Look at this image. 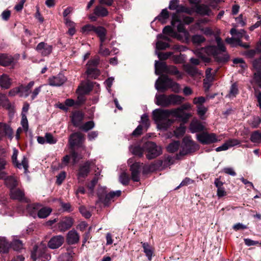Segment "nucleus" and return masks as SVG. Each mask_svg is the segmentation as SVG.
Returning a JSON list of instances; mask_svg holds the SVG:
<instances>
[{
    "instance_id": "obj_29",
    "label": "nucleus",
    "mask_w": 261,
    "mask_h": 261,
    "mask_svg": "<svg viewBox=\"0 0 261 261\" xmlns=\"http://www.w3.org/2000/svg\"><path fill=\"white\" fill-rule=\"evenodd\" d=\"M143 248V252L145 253L148 260H151L153 254V249L150 245L147 242H141Z\"/></svg>"
},
{
    "instance_id": "obj_9",
    "label": "nucleus",
    "mask_w": 261,
    "mask_h": 261,
    "mask_svg": "<svg viewBox=\"0 0 261 261\" xmlns=\"http://www.w3.org/2000/svg\"><path fill=\"white\" fill-rule=\"evenodd\" d=\"M83 139V135L81 133L77 132L71 134L69 140V143L70 146V148H72L75 147H81Z\"/></svg>"
},
{
    "instance_id": "obj_56",
    "label": "nucleus",
    "mask_w": 261,
    "mask_h": 261,
    "mask_svg": "<svg viewBox=\"0 0 261 261\" xmlns=\"http://www.w3.org/2000/svg\"><path fill=\"white\" fill-rule=\"evenodd\" d=\"M18 151L17 149L14 150L12 156V161L13 164H14L18 168L21 169V164L18 163L17 158L18 155Z\"/></svg>"
},
{
    "instance_id": "obj_33",
    "label": "nucleus",
    "mask_w": 261,
    "mask_h": 261,
    "mask_svg": "<svg viewBox=\"0 0 261 261\" xmlns=\"http://www.w3.org/2000/svg\"><path fill=\"white\" fill-rule=\"evenodd\" d=\"M39 207L40 205L38 203L28 204L26 209L30 216L35 217L39 211Z\"/></svg>"
},
{
    "instance_id": "obj_48",
    "label": "nucleus",
    "mask_w": 261,
    "mask_h": 261,
    "mask_svg": "<svg viewBox=\"0 0 261 261\" xmlns=\"http://www.w3.org/2000/svg\"><path fill=\"white\" fill-rule=\"evenodd\" d=\"M94 126V123L93 121H89L83 125H81L79 128L83 131L87 132Z\"/></svg>"
},
{
    "instance_id": "obj_7",
    "label": "nucleus",
    "mask_w": 261,
    "mask_h": 261,
    "mask_svg": "<svg viewBox=\"0 0 261 261\" xmlns=\"http://www.w3.org/2000/svg\"><path fill=\"white\" fill-rule=\"evenodd\" d=\"M190 108V105L186 103L182 105L180 107L176 109H172L173 117L179 118L184 122H186L189 119L191 115L184 112V110H188Z\"/></svg>"
},
{
    "instance_id": "obj_64",
    "label": "nucleus",
    "mask_w": 261,
    "mask_h": 261,
    "mask_svg": "<svg viewBox=\"0 0 261 261\" xmlns=\"http://www.w3.org/2000/svg\"><path fill=\"white\" fill-rule=\"evenodd\" d=\"M61 261H73V256L71 253L67 252L60 256Z\"/></svg>"
},
{
    "instance_id": "obj_37",
    "label": "nucleus",
    "mask_w": 261,
    "mask_h": 261,
    "mask_svg": "<svg viewBox=\"0 0 261 261\" xmlns=\"http://www.w3.org/2000/svg\"><path fill=\"white\" fill-rule=\"evenodd\" d=\"M6 184L7 186L9 188L10 191L16 188L18 186L17 180L13 176H8L6 178Z\"/></svg>"
},
{
    "instance_id": "obj_53",
    "label": "nucleus",
    "mask_w": 261,
    "mask_h": 261,
    "mask_svg": "<svg viewBox=\"0 0 261 261\" xmlns=\"http://www.w3.org/2000/svg\"><path fill=\"white\" fill-rule=\"evenodd\" d=\"M169 47L170 45L169 43L162 41H158L156 43V49L157 50H164Z\"/></svg>"
},
{
    "instance_id": "obj_27",
    "label": "nucleus",
    "mask_w": 261,
    "mask_h": 261,
    "mask_svg": "<svg viewBox=\"0 0 261 261\" xmlns=\"http://www.w3.org/2000/svg\"><path fill=\"white\" fill-rule=\"evenodd\" d=\"M14 58L6 54L0 55V65L3 66H9L14 63Z\"/></svg>"
},
{
    "instance_id": "obj_46",
    "label": "nucleus",
    "mask_w": 261,
    "mask_h": 261,
    "mask_svg": "<svg viewBox=\"0 0 261 261\" xmlns=\"http://www.w3.org/2000/svg\"><path fill=\"white\" fill-rule=\"evenodd\" d=\"M76 93L77 94V99L75 101L76 105L81 106L82 105L84 104L86 101V94L81 91H77V90H76Z\"/></svg>"
},
{
    "instance_id": "obj_41",
    "label": "nucleus",
    "mask_w": 261,
    "mask_h": 261,
    "mask_svg": "<svg viewBox=\"0 0 261 261\" xmlns=\"http://www.w3.org/2000/svg\"><path fill=\"white\" fill-rule=\"evenodd\" d=\"M10 244L11 248H12L14 250L19 251L23 248V244L19 240H14Z\"/></svg>"
},
{
    "instance_id": "obj_14",
    "label": "nucleus",
    "mask_w": 261,
    "mask_h": 261,
    "mask_svg": "<svg viewBox=\"0 0 261 261\" xmlns=\"http://www.w3.org/2000/svg\"><path fill=\"white\" fill-rule=\"evenodd\" d=\"M155 99V103L158 106L164 108L171 106L169 95H166L165 94L156 95Z\"/></svg>"
},
{
    "instance_id": "obj_32",
    "label": "nucleus",
    "mask_w": 261,
    "mask_h": 261,
    "mask_svg": "<svg viewBox=\"0 0 261 261\" xmlns=\"http://www.w3.org/2000/svg\"><path fill=\"white\" fill-rule=\"evenodd\" d=\"M196 12L201 15L209 16L211 12V10L205 5H198L196 6Z\"/></svg>"
},
{
    "instance_id": "obj_52",
    "label": "nucleus",
    "mask_w": 261,
    "mask_h": 261,
    "mask_svg": "<svg viewBox=\"0 0 261 261\" xmlns=\"http://www.w3.org/2000/svg\"><path fill=\"white\" fill-rule=\"evenodd\" d=\"M252 66L256 72L261 71V56L259 58L255 59L253 61Z\"/></svg>"
},
{
    "instance_id": "obj_22",
    "label": "nucleus",
    "mask_w": 261,
    "mask_h": 261,
    "mask_svg": "<svg viewBox=\"0 0 261 261\" xmlns=\"http://www.w3.org/2000/svg\"><path fill=\"white\" fill-rule=\"evenodd\" d=\"M90 171V164L88 162H86L79 167L77 173L78 178H85L88 176Z\"/></svg>"
},
{
    "instance_id": "obj_47",
    "label": "nucleus",
    "mask_w": 261,
    "mask_h": 261,
    "mask_svg": "<svg viewBox=\"0 0 261 261\" xmlns=\"http://www.w3.org/2000/svg\"><path fill=\"white\" fill-rule=\"evenodd\" d=\"M132 152L135 155L142 157L144 152H145V149H144V144L142 147H141L140 145L135 146L133 149Z\"/></svg>"
},
{
    "instance_id": "obj_17",
    "label": "nucleus",
    "mask_w": 261,
    "mask_h": 261,
    "mask_svg": "<svg viewBox=\"0 0 261 261\" xmlns=\"http://www.w3.org/2000/svg\"><path fill=\"white\" fill-rule=\"evenodd\" d=\"M240 144V141L236 139H230L226 141L222 145L216 148V151L219 152L226 150L228 148Z\"/></svg>"
},
{
    "instance_id": "obj_55",
    "label": "nucleus",
    "mask_w": 261,
    "mask_h": 261,
    "mask_svg": "<svg viewBox=\"0 0 261 261\" xmlns=\"http://www.w3.org/2000/svg\"><path fill=\"white\" fill-rule=\"evenodd\" d=\"M229 60V56L228 54H225L222 56H218L215 57V60L219 63H225Z\"/></svg>"
},
{
    "instance_id": "obj_44",
    "label": "nucleus",
    "mask_w": 261,
    "mask_h": 261,
    "mask_svg": "<svg viewBox=\"0 0 261 261\" xmlns=\"http://www.w3.org/2000/svg\"><path fill=\"white\" fill-rule=\"evenodd\" d=\"M173 132H174V136L176 138H179L180 137H181L185 134L186 127L181 124L179 127H177L174 130Z\"/></svg>"
},
{
    "instance_id": "obj_24",
    "label": "nucleus",
    "mask_w": 261,
    "mask_h": 261,
    "mask_svg": "<svg viewBox=\"0 0 261 261\" xmlns=\"http://www.w3.org/2000/svg\"><path fill=\"white\" fill-rule=\"evenodd\" d=\"M214 184L217 188V194L219 198L224 197L227 195V192L223 187L224 182L221 181L220 178H216Z\"/></svg>"
},
{
    "instance_id": "obj_60",
    "label": "nucleus",
    "mask_w": 261,
    "mask_h": 261,
    "mask_svg": "<svg viewBox=\"0 0 261 261\" xmlns=\"http://www.w3.org/2000/svg\"><path fill=\"white\" fill-rule=\"evenodd\" d=\"M239 93V90L238 88V85L236 83H233L230 87L229 91V94L233 97H236V95Z\"/></svg>"
},
{
    "instance_id": "obj_26",
    "label": "nucleus",
    "mask_w": 261,
    "mask_h": 261,
    "mask_svg": "<svg viewBox=\"0 0 261 261\" xmlns=\"http://www.w3.org/2000/svg\"><path fill=\"white\" fill-rule=\"evenodd\" d=\"M82 32L86 35L95 34L98 36V27L88 24L82 28Z\"/></svg>"
},
{
    "instance_id": "obj_12",
    "label": "nucleus",
    "mask_w": 261,
    "mask_h": 261,
    "mask_svg": "<svg viewBox=\"0 0 261 261\" xmlns=\"http://www.w3.org/2000/svg\"><path fill=\"white\" fill-rule=\"evenodd\" d=\"M141 170V165L140 162H135L130 166L132 179L134 181H140V175Z\"/></svg>"
},
{
    "instance_id": "obj_50",
    "label": "nucleus",
    "mask_w": 261,
    "mask_h": 261,
    "mask_svg": "<svg viewBox=\"0 0 261 261\" xmlns=\"http://www.w3.org/2000/svg\"><path fill=\"white\" fill-rule=\"evenodd\" d=\"M70 156L72 159V162L73 164H75L78 162L79 161V153L75 151L74 148H70Z\"/></svg>"
},
{
    "instance_id": "obj_40",
    "label": "nucleus",
    "mask_w": 261,
    "mask_h": 261,
    "mask_svg": "<svg viewBox=\"0 0 261 261\" xmlns=\"http://www.w3.org/2000/svg\"><path fill=\"white\" fill-rule=\"evenodd\" d=\"M107 39V30L105 28L99 25V39L103 43Z\"/></svg>"
},
{
    "instance_id": "obj_13",
    "label": "nucleus",
    "mask_w": 261,
    "mask_h": 261,
    "mask_svg": "<svg viewBox=\"0 0 261 261\" xmlns=\"http://www.w3.org/2000/svg\"><path fill=\"white\" fill-rule=\"evenodd\" d=\"M65 241L64 238L61 235L53 237L48 242L49 248L55 249L61 247Z\"/></svg>"
},
{
    "instance_id": "obj_15",
    "label": "nucleus",
    "mask_w": 261,
    "mask_h": 261,
    "mask_svg": "<svg viewBox=\"0 0 261 261\" xmlns=\"http://www.w3.org/2000/svg\"><path fill=\"white\" fill-rule=\"evenodd\" d=\"M163 168V161L161 160H156L148 166L144 167V172H153Z\"/></svg>"
},
{
    "instance_id": "obj_2",
    "label": "nucleus",
    "mask_w": 261,
    "mask_h": 261,
    "mask_svg": "<svg viewBox=\"0 0 261 261\" xmlns=\"http://www.w3.org/2000/svg\"><path fill=\"white\" fill-rule=\"evenodd\" d=\"M172 115L173 117V110L156 109L152 112V118L158 124L160 129H167L174 122V120L169 119Z\"/></svg>"
},
{
    "instance_id": "obj_36",
    "label": "nucleus",
    "mask_w": 261,
    "mask_h": 261,
    "mask_svg": "<svg viewBox=\"0 0 261 261\" xmlns=\"http://www.w3.org/2000/svg\"><path fill=\"white\" fill-rule=\"evenodd\" d=\"M165 73L171 75H177L178 79L182 78V75L177 68L173 65H168L167 69L166 70Z\"/></svg>"
},
{
    "instance_id": "obj_30",
    "label": "nucleus",
    "mask_w": 261,
    "mask_h": 261,
    "mask_svg": "<svg viewBox=\"0 0 261 261\" xmlns=\"http://www.w3.org/2000/svg\"><path fill=\"white\" fill-rule=\"evenodd\" d=\"M170 106H178L181 104L185 100V98L177 94H169Z\"/></svg>"
},
{
    "instance_id": "obj_31",
    "label": "nucleus",
    "mask_w": 261,
    "mask_h": 261,
    "mask_svg": "<svg viewBox=\"0 0 261 261\" xmlns=\"http://www.w3.org/2000/svg\"><path fill=\"white\" fill-rule=\"evenodd\" d=\"M11 245L5 238H0V253H7L9 252Z\"/></svg>"
},
{
    "instance_id": "obj_4",
    "label": "nucleus",
    "mask_w": 261,
    "mask_h": 261,
    "mask_svg": "<svg viewBox=\"0 0 261 261\" xmlns=\"http://www.w3.org/2000/svg\"><path fill=\"white\" fill-rule=\"evenodd\" d=\"M106 187H102L99 185V204H103V207H109L116 198L120 197L121 191L117 190L108 193Z\"/></svg>"
},
{
    "instance_id": "obj_61",
    "label": "nucleus",
    "mask_w": 261,
    "mask_h": 261,
    "mask_svg": "<svg viewBox=\"0 0 261 261\" xmlns=\"http://www.w3.org/2000/svg\"><path fill=\"white\" fill-rule=\"evenodd\" d=\"M45 138L46 142L47 143L53 144L57 142V140L54 138L53 135L50 133H46L45 135Z\"/></svg>"
},
{
    "instance_id": "obj_45",
    "label": "nucleus",
    "mask_w": 261,
    "mask_h": 261,
    "mask_svg": "<svg viewBox=\"0 0 261 261\" xmlns=\"http://www.w3.org/2000/svg\"><path fill=\"white\" fill-rule=\"evenodd\" d=\"M79 211L82 216L86 219H89L91 217L92 214L89 210L84 205H81L79 207Z\"/></svg>"
},
{
    "instance_id": "obj_54",
    "label": "nucleus",
    "mask_w": 261,
    "mask_h": 261,
    "mask_svg": "<svg viewBox=\"0 0 261 261\" xmlns=\"http://www.w3.org/2000/svg\"><path fill=\"white\" fill-rule=\"evenodd\" d=\"M176 12L178 14L180 13H186L188 14H191V11L189 8L183 5H179V3H178V8H177Z\"/></svg>"
},
{
    "instance_id": "obj_62",
    "label": "nucleus",
    "mask_w": 261,
    "mask_h": 261,
    "mask_svg": "<svg viewBox=\"0 0 261 261\" xmlns=\"http://www.w3.org/2000/svg\"><path fill=\"white\" fill-rule=\"evenodd\" d=\"M253 80L259 87H261V71L255 72L253 74Z\"/></svg>"
},
{
    "instance_id": "obj_59",
    "label": "nucleus",
    "mask_w": 261,
    "mask_h": 261,
    "mask_svg": "<svg viewBox=\"0 0 261 261\" xmlns=\"http://www.w3.org/2000/svg\"><path fill=\"white\" fill-rule=\"evenodd\" d=\"M260 49L257 48L256 49H249L246 50L245 53V55L246 57L249 58H253L256 55V53H260Z\"/></svg>"
},
{
    "instance_id": "obj_16",
    "label": "nucleus",
    "mask_w": 261,
    "mask_h": 261,
    "mask_svg": "<svg viewBox=\"0 0 261 261\" xmlns=\"http://www.w3.org/2000/svg\"><path fill=\"white\" fill-rule=\"evenodd\" d=\"M36 49L37 51L40 53L42 56H46L51 53L53 46L44 42H41L37 45Z\"/></svg>"
},
{
    "instance_id": "obj_11",
    "label": "nucleus",
    "mask_w": 261,
    "mask_h": 261,
    "mask_svg": "<svg viewBox=\"0 0 261 261\" xmlns=\"http://www.w3.org/2000/svg\"><path fill=\"white\" fill-rule=\"evenodd\" d=\"M48 81L50 86L59 87L65 83L67 78L63 74L60 73L56 76L49 77Z\"/></svg>"
},
{
    "instance_id": "obj_57",
    "label": "nucleus",
    "mask_w": 261,
    "mask_h": 261,
    "mask_svg": "<svg viewBox=\"0 0 261 261\" xmlns=\"http://www.w3.org/2000/svg\"><path fill=\"white\" fill-rule=\"evenodd\" d=\"M158 57L160 60L164 61L168 59L172 55V52H167V53H162L159 52L158 53Z\"/></svg>"
},
{
    "instance_id": "obj_43",
    "label": "nucleus",
    "mask_w": 261,
    "mask_h": 261,
    "mask_svg": "<svg viewBox=\"0 0 261 261\" xmlns=\"http://www.w3.org/2000/svg\"><path fill=\"white\" fill-rule=\"evenodd\" d=\"M205 41V38L201 35H195L192 37V41L195 45H200Z\"/></svg>"
},
{
    "instance_id": "obj_49",
    "label": "nucleus",
    "mask_w": 261,
    "mask_h": 261,
    "mask_svg": "<svg viewBox=\"0 0 261 261\" xmlns=\"http://www.w3.org/2000/svg\"><path fill=\"white\" fill-rule=\"evenodd\" d=\"M119 180L123 186H127L129 184L130 178L126 173L123 172L120 175Z\"/></svg>"
},
{
    "instance_id": "obj_6",
    "label": "nucleus",
    "mask_w": 261,
    "mask_h": 261,
    "mask_svg": "<svg viewBox=\"0 0 261 261\" xmlns=\"http://www.w3.org/2000/svg\"><path fill=\"white\" fill-rule=\"evenodd\" d=\"M197 140L203 145H208L218 142L217 135L215 133H208L207 132H203L196 135Z\"/></svg>"
},
{
    "instance_id": "obj_28",
    "label": "nucleus",
    "mask_w": 261,
    "mask_h": 261,
    "mask_svg": "<svg viewBox=\"0 0 261 261\" xmlns=\"http://www.w3.org/2000/svg\"><path fill=\"white\" fill-rule=\"evenodd\" d=\"M11 79L6 74H3L0 76V87L5 89L10 88L11 86Z\"/></svg>"
},
{
    "instance_id": "obj_58",
    "label": "nucleus",
    "mask_w": 261,
    "mask_h": 261,
    "mask_svg": "<svg viewBox=\"0 0 261 261\" xmlns=\"http://www.w3.org/2000/svg\"><path fill=\"white\" fill-rule=\"evenodd\" d=\"M60 205L64 212L70 213L73 210L70 203L60 202Z\"/></svg>"
},
{
    "instance_id": "obj_25",
    "label": "nucleus",
    "mask_w": 261,
    "mask_h": 261,
    "mask_svg": "<svg viewBox=\"0 0 261 261\" xmlns=\"http://www.w3.org/2000/svg\"><path fill=\"white\" fill-rule=\"evenodd\" d=\"M80 239V236L74 230L69 231L67 235L66 242L69 245H73L77 243Z\"/></svg>"
},
{
    "instance_id": "obj_18",
    "label": "nucleus",
    "mask_w": 261,
    "mask_h": 261,
    "mask_svg": "<svg viewBox=\"0 0 261 261\" xmlns=\"http://www.w3.org/2000/svg\"><path fill=\"white\" fill-rule=\"evenodd\" d=\"M189 129L192 133L203 132L205 126L199 120H192L190 124Z\"/></svg>"
},
{
    "instance_id": "obj_23",
    "label": "nucleus",
    "mask_w": 261,
    "mask_h": 261,
    "mask_svg": "<svg viewBox=\"0 0 261 261\" xmlns=\"http://www.w3.org/2000/svg\"><path fill=\"white\" fill-rule=\"evenodd\" d=\"M84 118V114L81 111H76L73 113L71 116V122L75 127H80Z\"/></svg>"
},
{
    "instance_id": "obj_3",
    "label": "nucleus",
    "mask_w": 261,
    "mask_h": 261,
    "mask_svg": "<svg viewBox=\"0 0 261 261\" xmlns=\"http://www.w3.org/2000/svg\"><path fill=\"white\" fill-rule=\"evenodd\" d=\"M155 87L158 91L161 92H165L168 89H171L174 93H178L180 90L179 84L173 81L166 74H163L155 82Z\"/></svg>"
},
{
    "instance_id": "obj_34",
    "label": "nucleus",
    "mask_w": 261,
    "mask_h": 261,
    "mask_svg": "<svg viewBox=\"0 0 261 261\" xmlns=\"http://www.w3.org/2000/svg\"><path fill=\"white\" fill-rule=\"evenodd\" d=\"M167 65L165 62L155 61V74L157 75L161 74L162 72H166L167 69Z\"/></svg>"
},
{
    "instance_id": "obj_38",
    "label": "nucleus",
    "mask_w": 261,
    "mask_h": 261,
    "mask_svg": "<svg viewBox=\"0 0 261 261\" xmlns=\"http://www.w3.org/2000/svg\"><path fill=\"white\" fill-rule=\"evenodd\" d=\"M51 211L52 210L50 208L43 207L38 211L37 216L39 218H45L50 215Z\"/></svg>"
},
{
    "instance_id": "obj_5",
    "label": "nucleus",
    "mask_w": 261,
    "mask_h": 261,
    "mask_svg": "<svg viewBox=\"0 0 261 261\" xmlns=\"http://www.w3.org/2000/svg\"><path fill=\"white\" fill-rule=\"evenodd\" d=\"M144 149L146 157L149 160L156 158L162 153V148L153 142L147 141L144 143Z\"/></svg>"
},
{
    "instance_id": "obj_21",
    "label": "nucleus",
    "mask_w": 261,
    "mask_h": 261,
    "mask_svg": "<svg viewBox=\"0 0 261 261\" xmlns=\"http://www.w3.org/2000/svg\"><path fill=\"white\" fill-rule=\"evenodd\" d=\"M35 82L31 81L27 85L21 84L19 86L20 90V97H27L31 93V89L34 86Z\"/></svg>"
},
{
    "instance_id": "obj_10",
    "label": "nucleus",
    "mask_w": 261,
    "mask_h": 261,
    "mask_svg": "<svg viewBox=\"0 0 261 261\" xmlns=\"http://www.w3.org/2000/svg\"><path fill=\"white\" fill-rule=\"evenodd\" d=\"M74 220L72 218L66 216L63 218L58 223V226L60 231H65L70 229L73 225Z\"/></svg>"
},
{
    "instance_id": "obj_1",
    "label": "nucleus",
    "mask_w": 261,
    "mask_h": 261,
    "mask_svg": "<svg viewBox=\"0 0 261 261\" xmlns=\"http://www.w3.org/2000/svg\"><path fill=\"white\" fill-rule=\"evenodd\" d=\"M87 70L85 74L87 75L86 82L85 84L79 86L76 89L85 94H88L92 90L96 82L92 81L98 78V58H94L90 60L86 64Z\"/></svg>"
},
{
    "instance_id": "obj_35",
    "label": "nucleus",
    "mask_w": 261,
    "mask_h": 261,
    "mask_svg": "<svg viewBox=\"0 0 261 261\" xmlns=\"http://www.w3.org/2000/svg\"><path fill=\"white\" fill-rule=\"evenodd\" d=\"M170 13L167 10V8L164 9L162 10L160 14L155 17V20H158L162 23H166V20L169 18Z\"/></svg>"
},
{
    "instance_id": "obj_63",
    "label": "nucleus",
    "mask_w": 261,
    "mask_h": 261,
    "mask_svg": "<svg viewBox=\"0 0 261 261\" xmlns=\"http://www.w3.org/2000/svg\"><path fill=\"white\" fill-rule=\"evenodd\" d=\"M174 159L173 157L168 155L163 162V167H166L174 164Z\"/></svg>"
},
{
    "instance_id": "obj_51",
    "label": "nucleus",
    "mask_w": 261,
    "mask_h": 261,
    "mask_svg": "<svg viewBox=\"0 0 261 261\" xmlns=\"http://www.w3.org/2000/svg\"><path fill=\"white\" fill-rule=\"evenodd\" d=\"M88 18L91 21H96L98 18V5L94 8L93 12L88 15Z\"/></svg>"
},
{
    "instance_id": "obj_42",
    "label": "nucleus",
    "mask_w": 261,
    "mask_h": 261,
    "mask_svg": "<svg viewBox=\"0 0 261 261\" xmlns=\"http://www.w3.org/2000/svg\"><path fill=\"white\" fill-rule=\"evenodd\" d=\"M250 140L253 143H259L261 142V133L259 130L252 132L250 136Z\"/></svg>"
},
{
    "instance_id": "obj_39",
    "label": "nucleus",
    "mask_w": 261,
    "mask_h": 261,
    "mask_svg": "<svg viewBox=\"0 0 261 261\" xmlns=\"http://www.w3.org/2000/svg\"><path fill=\"white\" fill-rule=\"evenodd\" d=\"M180 146L179 141H174L170 143L167 147V151L169 153H174L178 150Z\"/></svg>"
},
{
    "instance_id": "obj_19",
    "label": "nucleus",
    "mask_w": 261,
    "mask_h": 261,
    "mask_svg": "<svg viewBox=\"0 0 261 261\" xmlns=\"http://www.w3.org/2000/svg\"><path fill=\"white\" fill-rule=\"evenodd\" d=\"M10 196L12 199L16 200L19 201L25 200L24 192L19 188L12 189L10 191Z\"/></svg>"
},
{
    "instance_id": "obj_20",
    "label": "nucleus",
    "mask_w": 261,
    "mask_h": 261,
    "mask_svg": "<svg viewBox=\"0 0 261 261\" xmlns=\"http://www.w3.org/2000/svg\"><path fill=\"white\" fill-rule=\"evenodd\" d=\"M184 146L190 153L195 151L196 150V144L191 140L190 137H185L182 140Z\"/></svg>"
},
{
    "instance_id": "obj_8",
    "label": "nucleus",
    "mask_w": 261,
    "mask_h": 261,
    "mask_svg": "<svg viewBox=\"0 0 261 261\" xmlns=\"http://www.w3.org/2000/svg\"><path fill=\"white\" fill-rule=\"evenodd\" d=\"M31 258L33 261L37 259L38 261H47L51 258V255L46 253L45 248L38 249L37 246L34 247V250L31 253Z\"/></svg>"
}]
</instances>
